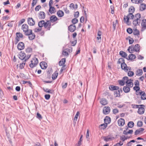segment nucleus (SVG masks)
Wrapping results in <instances>:
<instances>
[{"mask_svg":"<svg viewBox=\"0 0 146 146\" xmlns=\"http://www.w3.org/2000/svg\"><path fill=\"white\" fill-rule=\"evenodd\" d=\"M141 14L138 13L135 15L134 18V20L133 21V24L135 26L139 25L141 23Z\"/></svg>","mask_w":146,"mask_h":146,"instance_id":"1","label":"nucleus"},{"mask_svg":"<svg viewBox=\"0 0 146 146\" xmlns=\"http://www.w3.org/2000/svg\"><path fill=\"white\" fill-rule=\"evenodd\" d=\"M123 79L126 80L125 83L126 86L129 87L130 88L133 87V80L131 79H128V78L127 76H125L123 78Z\"/></svg>","mask_w":146,"mask_h":146,"instance_id":"2","label":"nucleus"},{"mask_svg":"<svg viewBox=\"0 0 146 146\" xmlns=\"http://www.w3.org/2000/svg\"><path fill=\"white\" fill-rule=\"evenodd\" d=\"M134 16L133 13H129L127 16H124V19L126 23L128 24L129 22V19H133Z\"/></svg>","mask_w":146,"mask_h":146,"instance_id":"3","label":"nucleus"},{"mask_svg":"<svg viewBox=\"0 0 146 146\" xmlns=\"http://www.w3.org/2000/svg\"><path fill=\"white\" fill-rule=\"evenodd\" d=\"M31 62V63L29 64V66L31 68H33L38 63V60L37 58L35 57L33 58Z\"/></svg>","mask_w":146,"mask_h":146,"instance_id":"4","label":"nucleus"},{"mask_svg":"<svg viewBox=\"0 0 146 146\" xmlns=\"http://www.w3.org/2000/svg\"><path fill=\"white\" fill-rule=\"evenodd\" d=\"M145 106L143 105H140L139 107L138 108V110L137 113L139 114H143L145 111Z\"/></svg>","mask_w":146,"mask_h":146,"instance_id":"5","label":"nucleus"},{"mask_svg":"<svg viewBox=\"0 0 146 146\" xmlns=\"http://www.w3.org/2000/svg\"><path fill=\"white\" fill-rule=\"evenodd\" d=\"M121 67L122 69L125 72H128L129 70H131V68L127 66V64L125 63H121Z\"/></svg>","mask_w":146,"mask_h":146,"instance_id":"6","label":"nucleus"},{"mask_svg":"<svg viewBox=\"0 0 146 146\" xmlns=\"http://www.w3.org/2000/svg\"><path fill=\"white\" fill-rule=\"evenodd\" d=\"M51 23L49 20L47 21L46 22H45L44 27L47 30H50L51 27Z\"/></svg>","mask_w":146,"mask_h":146,"instance_id":"7","label":"nucleus"},{"mask_svg":"<svg viewBox=\"0 0 146 146\" xmlns=\"http://www.w3.org/2000/svg\"><path fill=\"white\" fill-rule=\"evenodd\" d=\"M110 109L109 107H104L103 109V112L105 114H108L110 112Z\"/></svg>","mask_w":146,"mask_h":146,"instance_id":"8","label":"nucleus"},{"mask_svg":"<svg viewBox=\"0 0 146 146\" xmlns=\"http://www.w3.org/2000/svg\"><path fill=\"white\" fill-rule=\"evenodd\" d=\"M133 35L135 36V38L138 39L139 37V32L138 30L135 29L133 30Z\"/></svg>","mask_w":146,"mask_h":146,"instance_id":"9","label":"nucleus"},{"mask_svg":"<svg viewBox=\"0 0 146 146\" xmlns=\"http://www.w3.org/2000/svg\"><path fill=\"white\" fill-rule=\"evenodd\" d=\"M68 29L70 32H73L76 30V27L74 25H71L68 27Z\"/></svg>","mask_w":146,"mask_h":146,"instance_id":"10","label":"nucleus"},{"mask_svg":"<svg viewBox=\"0 0 146 146\" xmlns=\"http://www.w3.org/2000/svg\"><path fill=\"white\" fill-rule=\"evenodd\" d=\"M46 16V14L43 11H40L38 13V17L40 19H44Z\"/></svg>","mask_w":146,"mask_h":146,"instance_id":"11","label":"nucleus"},{"mask_svg":"<svg viewBox=\"0 0 146 146\" xmlns=\"http://www.w3.org/2000/svg\"><path fill=\"white\" fill-rule=\"evenodd\" d=\"M28 23L30 26H33L35 24L34 20L32 18H29L28 19Z\"/></svg>","mask_w":146,"mask_h":146,"instance_id":"12","label":"nucleus"},{"mask_svg":"<svg viewBox=\"0 0 146 146\" xmlns=\"http://www.w3.org/2000/svg\"><path fill=\"white\" fill-rule=\"evenodd\" d=\"M24 48V44L23 42H19L17 45V48L19 50H23Z\"/></svg>","mask_w":146,"mask_h":146,"instance_id":"13","label":"nucleus"},{"mask_svg":"<svg viewBox=\"0 0 146 146\" xmlns=\"http://www.w3.org/2000/svg\"><path fill=\"white\" fill-rule=\"evenodd\" d=\"M19 57L21 60H23L26 58V54L25 53L21 52L19 54Z\"/></svg>","mask_w":146,"mask_h":146,"instance_id":"14","label":"nucleus"},{"mask_svg":"<svg viewBox=\"0 0 146 146\" xmlns=\"http://www.w3.org/2000/svg\"><path fill=\"white\" fill-rule=\"evenodd\" d=\"M125 123L124 119L123 118L119 119L118 121V125L119 126H123Z\"/></svg>","mask_w":146,"mask_h":146,"instance_id":"15","label":"nucleus"},{"mask_svg":"<svg viewBox=\"0 0 146 146\" xmlns=\"http://www.w3.org/2000/svg\"><path fill=\"white\" fill-rule=\"evenodd\" d=\"M100 102L102 105L104 106L107 105L108 103V101L105 98L101 99Z\"/></svg>","mask_w":146,"mask_h":146,"instance_id":"16","label":"nucleus"},{"mask_svg":"<svg viewBox=\"0 0 146 146\" xmlns=\"http://www.w3.org/2000/svg\"><path fill=\"white\" fill-rule=\"evenodd\" d=\"M58 20L57 17L54 15H53L51 16L50 18V22L54 23L56 22Z\"/></svg>","mask_w":146,"mask_h":146,"instance_id":"17","label":"nucleus"},{"mask_svg":"<svg viewBox=\"0 0 146 146\" xmlns=\"http://www.w3.org/2000/svg\"><path fill=\"white\" fill-rule=\"evenodd\" d=\"M122 92V90L121 89H120V90H116L114 92V96L115 97H119L120 96V92Z\"/></svg>","mask_w":146,"mask_h":146,"instance_id":"18","label":"nucleus"},{"mask_svg":"<svg viewBox=\"0 0 146 146\" xmlns=\"http://www.w3.org/2000/svg\"><path fill=\"white\" fill-rule=\"evenodd\" d=\"M141 26L143 30L146 29V19H143L142 20Z\"/></svg>","mask_w":146,"mask_h":146,"instance_id":"19","label":"nucleus"},{"mask_svg":"<svg viewBox=\"0 0 146 146\" xmlns=\"http://www.w3.org/2000/svg\"><path fill=\"white\" fill-rule=\"evenodd\" d=\"M40 66L42 69H46L47 66V65L45 62H42L40 63Z\"/></svg>","mask_w":146,"mask_h":146,"instance_id":"20","label":"nucleus"},{"mask_svg":"<svg viewBox=\"0 0 146 146\" xmlns=\"http://www.w3.org/2000/svg\"><path fill=\"white\" fill-rule=\"evenodd\" d=\"M22 29L25 32L27 31H28L29 27L28 25L26 24H23L22 26Z\"/></svg>","mask_w":146,"mask_h":146,"instance_id":"21","label":"nucleus"},{"mask_svg":"<svg viewBox=\"0 0 146 146\" xmlns=\"http://www.w3.org/2000/svg\"><path fill=\"white\" fill-rule=\"evenodd\" d=\"M119 54L122 57L125 58H126L127 59H128V58L127 57V55L125 52L122 51H121L119 52Z\"/></svg>","mask_w":146,"mask_h":146,"instance_id":"22","label":"nucleus"},{"mask_svg":"<svg viewBox=\"0 0 146 146\" xmlns=\"http://www.w3.org/2000/svg\"><path fill=\"white\" fill-rule=\"evenodd\" d=\"M45 22L44 20H42L38 22V25L39 28H41L45 25Z\"/></svg>","mask_w":146,"mask_h":146,"instance_id":"23","label":"nucleus"},{"mask_svg":"<svg viewBox=\"0 0 146 146\" xmlns=\"http://www.w3.org/2000/svg\"><path fill=\"white\" fill-rule=\"evenodd\" d=\"M123 91L125 93L129 92L130 91V88L126 86L123 87Z\"/></svg>","mask_w":146,"mask_h":146,"instance_id":"24","label":"nucleus"},{"mask_svg":"<svg viewBox=\"0 0 146 146\" xmlns=\"http://www.w3.org/2000/svg\"><path fill=\"white\" fill-rule=\"evenodd\" d=\"M109 88L111 90H118L119 88L118 86L111 85L109 86Z\"/></svg>","mask_w":146,"mask_h":146,"instance_id":"25","label":"nucleus"},{"mask_svg":"<svg viewBox=\"0 0 146 146\" xmlns=\"http://www.w3.org/2000/svg\"><path fill=\"white\" fill-rule=\"evenodd\" d=\"M133 49L136 52H139L140 50V46L138 44H136L133 47Z\"/></svg>","mask_w":146,"mask_h":146,"instance_id":"26","label":"nucleus"},{"mask_svg":"<svg viewBox=\"0 0 146 146\" xmlns=\"http://www.w3.org/2000/svg\"><path fill=\"white\" fill-rule=\"evenodd\" d=\"M57 15L59 17H62L64 15V12L61 10L58 11L57 13Z\"/></svg>","mask_w":146,"mask_h":146,"instance_id":"27","label":"nucleus"},{"mask_svg":"<svg viewBox=\"0 0 146 146\" xmlns=\"http://www.w3.org/2000/svg\"><path fill=\"white\" fill-rule=\"evenodd\" d=\"M136 58L135 55L133 54H130L128 56V60H132L135 59Z\"/></svg>","mask_w":146,"mask_h":146,"instance_id":"28","label":"nucleus"},{"mask_svg":"<svg viewBox=\"0 0 146 146\" xmlns=\"http://www.w3.org/2000/svg\"><path fill=\"white\" fill-rule=\"evenodd\" d=\"M143 74V70L141 69H138L136 71V75L138 76H140Z\"/></svg>","mask_w":146,"mask_h":146,"instance_id":"29","label":"nucleus"},{"mask_svg":"<svg viewBox=\"0 0 146 146\" xmlns=\"http://www.w3.org/2000/svg\"><path fill=\"white\" fill-rule=\"evenodd\" d=\"M126 80H123V78L122 80L118 81V83L121 86H124Z\"/></svg>","mask_w":146,"mask_h":146,"instance_id":"30","label":"nucleus"},{"mask_svg":"<svg viewBox=\"0 0 146 146\" xmlns=\"http://www.w3.org/2000/svg\"><path fill=\"white\" fill-rule=\"evenodd\" d=\"M49 7L50 8L49 10V12L51 14L54 13L56 12L55 8L54 7H53L52 6Z\"/></svg>","mask_w":146,"mask_h":146,"instance_id":"31","label":"nucleus"},{"mask_svg":"<svg viewBox=\"0 0 146 146\" xmlns=\"http://www.w3.org/2000/svg\"><path fill=\"white\" fill-rule=\"evenodd\" d=\"M105 123H107V124H109L111 122L110 118L108 117H106L104 119Z\"/></svg>","mask_w":146,"mask_h":146,"instance_id":"32","label":"nucleus"},{"mask_svg":"<svg viewBox=\"0 0 146 146\" xmlns=\"http://www.w3.org/2000/svg\"><path fill=\"white\" fill-rule=\"evenodd\" d=\"M80 113L79 112V111H78L75 115L73 120V122L75 124L76 123V122L77 120L78 117L80 115Z\"/></svg>","mask_w":146,"mask_h":146,"instance_id":"33","label":"nucleus"},{"mask_svg":"<svg viewBox=\"0 0 146 146\" xmlns=\"http://www.w3.org/2000/svg\"><path fill=\"white\" fill-rule=\"evenodd\" d=\"M35 34L33 33L32 32V33H31V34L29 36V38L30 40H32L35 38Z\"/></svg>","mask_w":146,"mask_h":146,"instance_id":"34","label":"nucleus"},{"mask_svg":"<svg viewBox=\"0 0 146 146\" xmlns=\"http://www.w3.org/2000/svg\"><path fill=\"white\" fill-rule=\"evenodd\" d=\"M66 62V59L63 58L62 59V60L59 61V65L60 66H62Z\"/></svg>","mask_w":146,"mask_h":146,"instance_id":"35","label":"nucleus"},{"mask_svg":"<svg viewBox=\"0 0 146 146\" xmlns=\"http://www.w3.org/2000/svg\"><path fill=\"white\" fill-rule=\"evenodd\" d=\"M107 123H105V124H102L100 125V128L101 129H104L107 127Z\"/></svg>","mask_w":146,"mask_h":146,"instance_id":"36","label":"nucleus"},{"mask_svg":"<svg viewBox=\"0 0 146 146\" xmlns=\"http://www.w3.org/2000/svg\"><path fill=\"white\" fill-rule=\"evenodd\" d=\"M131 1L132 3L136 4L141 3L143 2L142 0H131Z\"/></svg>","mask_w":146,"mask_h":146,"instance_id":"37","label":"nucleus"},{"mask_svg":"<svg viewBox=\"0 0 146 146\" xmlns=\"http://www.w3.org/2000/svg\"><path fill=\"white\" fill-rule=\"evenodd\" d=\"M135 11V9L134 7L133 6H131L129 9V12L130 13H133Z\"/></svg>","mask_w":146,"mask_h":146,"instance_id":"38","label":"nucleus"},{"mask_svg":"<svg viewBox=\"0 0 146 146\" xmlns=\"http://www.w3.org/2000/svg\"><path fill=\"white\" fill-rule=\"evenodd\" d=\"M127 125L129 127L132 128L134 126V123L133 121H129Z\"/></svg>","mask_w":146,"mask_h":146,"instance_id":"39","label":"nucleus"},{"mask_svg":"<svg viewBox=\"0 0 146 146\" xmlns=\"http://www.w3.org/2000/svg\"><path fill=\"white\" fill-rule=\"evenodd\" d=\"M141 98L142 100H145L146 99V94L144 91L143 92L141 95Z\"/></svg>","mask_w":146,"mask_h":146,"instance_id":"40","label":"nucleus"},{"mask_svg":"<svg viewBox=\"0 0 146 146\" xmlns=\"http://www.w3.org/2000/svg\"><path fill=\"white\" fill-rule=\"evenodd\" d=\"M58 76V73L56 72L52 75V79L55 80L57 78Z\"/></svg>","mask_w":146,"mask_h":146,"instance_id":"41","label":"nucleus"},{"mask_svg":"<svg viewBox=\"0 0 146 146\" xmlns=\"http://www.w3.org/2000/svg\"><path fill=\"white\" fill-rule=\"evenodd\" d=\"M146 8V5L144 3H142L141 4L140 7V9L141 11H143Z\"/></svg>","mask_w":146,"mask_h":146,"instance_id":"42","label":"nucleus"},{"mask_svg":"<svg viewBox=\"0 0 146 146\" xmlns=\"http://www.w3.org/2000/svg\"><path fill=\"white\" fill-rule=\"evenodd\" d=\"M131 70H129L128 71V75L129 76L131 77L134 75V73L133 71H131Z\"/></svg>","mask_w":146,"mask_h":146,"instance_id":"43","label":"nucleus"},{"mask_svg":"<svg viewBox=\"0 0 146 146\" xmlns=\"http://www.w3.org/2000/svg\"><path fill=\"white\" fill-rule=\"evenodd\" d=\"M32 30L31 29H28V31H27L25 32V34L26 35L29 36L31 33H32Z\"/></svg>","mask_w":146,"mask_h":146,"instance_id":"44","label":"nucleus"},{"mask_svg":"<svg viewBox=\"0 0 146 146\" xmlns=\"http://www.w3.org/2000/svg\"><path fill=\"white\" fill-rule=\"evenodd\" d=\"M121 63H125L124 60L122 58H119L117 62V63L118 64H121Z\"/></svg>","mask_w":146,"mask_h":146,"instance_id":"45","label":"nucleus"},{"mask_svg":"<svg viewBox=\"0 0 146 146\" xmlns=\"http://www.w3.org/2000/svg\"><path fill=\"white\" fill-rule=\"evenodd\" d=\"M112 138L108 137H104V139L106 142L110 140H112Z\"/></svg>","mask_w":146,"mask_h":146,"instance_id":"46","label":"nucleus"},{"mask_svg":"<svg viewBox=\"0 0 146 146\" xmlns=\"http://www.w3.org/2000/svg\"><path fill=\"white\" fill-rule=\"evenodd\" d=\"M78 22V20L76 18H74L72 19V22L73 24V25H74L76 23H77Z\"/></svg>","mask_w":146,"mask_h":146,"instance_id":"47","label":"nucleus"},{"mask_svg":"<svg viewBox=\"0 0 146 146\" xmlns=\"http://www.w3.org/2000/svg\"><path fill=\"white\" fill-rule=\"evenodd\" d=\"M17 36L19 37L22 38L23 37V35L20 33H17L16 34Z\"/></svg>","mask_w":146,"mask_h":146,"instance_id":"48","label":"nucleus"},{"mask_svg":"<svg viewBox=\"0 0 146 146\" xmlns=\"http://www.w3.org/2000/svg\"><path fill=\"white\" fill-rule=\"evenodd\" d=\"M117 22H118L117 20H116L115 22H113V29L114 30H115V28L116 27V25H117Z\"/></svg>","mask_w":146,"mask_h":146,"instance_id":"49","label":"nucleus"},{"mask_svg":"<svg viewBox=\"0 0 146 146\" xmlns=\"http://www.w3.org/2000/svg\"><path fill=\"white\" fill-rule=\"evenodd\" d=\"M133 89L136 92L137 91H139L140 88L139 87V86H135L133 87Z\"/></svg>","mask_w":146,"mask_h":146,"instance_id":"50","label":"nucleus"},{"mask_svg":"<svg viewBox=\"0 0 146 146\" xmlns=\"http://www.w3.org/2000/svg\"><path fill=\"white\" fill-rule=\"evenodd\" d=\"M32 48L30 47H28L26 49V51L27 52L30 53L32 51Z\"/></svg>","mask_w":146,"mask_h":146,"instance_id":"51","label":"nucleus"},{"mask_svg":"<svg viewBox=\"0 0 146 146\" xmlns=\"http://www.w3.org/2000/svg\"><path fill=\"white\" fill-rule=\"evenodd\" d=\"M25 61L24 62H23L20 64L19 65V68L21 69H22L25 66Z\"/></svg>","mask_w":146,"mask_h":146,"instance_id":"52","label":"nucleus"},{"mask_svg":"<svg viewBox=\"0 0 146 146\" xmlns=\"http://www.w3.org/2000/svg\"><path fill=\"white\" fill-rule=\"evenodd\" d=\"M143 91H142L141 90H139V91H137L136 92V94L137 95H140L141 96L143 93Z\"/></svg>","mask_w":146,"mask_h":146,"instance_id":"53","label":"nucleus"},{"mask_svg":"<svg viewBox=\"0 0 146 146\" xmlns=\"http://www.w3.org/2000/svg\"><path fill=\"white\" fill-rule=\"evenodd\" d=\"M62 54L64 56H68L69 55V54L68 52L66 51L65 50H64L62 51Z\"/></svg>","mask_w":146,"mask_h":146,"instance_id":"54","label":"nucleus"},{"mask_svg":"<svg viewBox=\"0 0 146 146\" xmlns=\"http://www.w3.org/2000/svg\"><path fill=\"white\" fill-rule=\"evenodd\" d=\"M127 32L129 34H131L133 32L131 28H128L127 30Z\"/></svg>","mask_w":146,"mask_h":146,"instance_id":"55","label":"nucleus"},{"mask_svg":"<svg viewBox=\"0 0 146 146\" xmlns=\"http://www.w3.org/2000/svg\"><path fill=\"white\" fill-rule=\"evenodd\" d=\"M120 139L123 141H124L127 139V138L125 135H123L121 137Z\"/></svg>","mask_w":146,"mask_h":146,"instance_id":"56","label":"nucleus"},{"mask_svg":"<svg viewBox=\"0 0 146 146\" xmlns=\"http://www.w3.org/2000/svg\"><path fill=\"white\" fill-rule=\"evenodd\" d=\"M14 22V21H12L10 22L8 24L7 26L9 27H13V23Z\"/></svg>","mask_w":146,"mask_h":146,"instance_id":"57","label":"nucleus"},{"mask_svg":"<svg viewBox=\"0 0 146 146\" xmlns=\"http://www.w3.org/2000/svg\"><path fill=\"white\" fill-rule=\"evenodd\" d=\"M43 90L45 92H47L48 93H51V92H50L51 90L48 89V88H44Z\"/></svg>","mask_w":146,"mask_h":146,"instance_id":"58","label":"nucleus"},{"mask_svg":"<svg viewBox=\"0 0 146 146\" xmlns=\"http://www.w3.org/2000/svg\"><path fill=\"white\" fill-rule=\"evenodd\" d=\"M41 8V6L40 5H38L36 7L35 10L36 11H38Z\"/></svg>","mask_w":146,"mask_h":146,"instance_id":"59","label":"nucleus"},{"mask_svg":"<svg viewBox=\"0 0 146 146\" xmlns=\"http://www.w3.org/2000/svg\"><path fill=\"white\" fill-rule=\"evenodd\" d=\"M137 125L139 127H141L143 125V122L141 121H138L137 123Z\"/></svg>","mask_w":146,"mask_h":146,"instance_id":"60","label":"nucleus"},{"mask_svg":"<svg viewBox=\"0 0 146 146\" xmlns=\"http://www.w3.org/2000/svg\"><path fill=\"white\" fill-rule=\"evenodd\" d=\"M37 0H33V2L32 4V5L33 7L36 4Z\"/></svg>","mask_w":146,"mask_h":146,"instance_id":"61","label":"nucleus"},{"mask_svg":"<svg viewBox=\"0 0 146 146\" xmlns=\"http://www.w3.org/2000/svg\"><path fill=\"white\" fill-rule=\"evenodd\" d=\"M89 130L88 129L87 130V133L86 134V138L88 140L89 139Z\"/></svg>","mask_w":146,"mask_h":146,"instance_id":"62","label":"nucleus"},{"mask_svg":"<svg viewBox=\"0 0 146 146\" xmlns=\"http://www.w3.org/2000/svg\"><path fill=\"white\" fill-rule=\"evenodd\" d=\"M134 84L135 86H139V82L138 80H136L134 82Z\"/></svg>","mask_w":146,"mask_h":146,"instance_id":"63","label":"nucleus"},{"mask_svg":"<svg viewBox=\"0 0 146 146\" xmlns=\"http://www.w3.org/2000/svg\"><path fill=\"white\" fill-rule=\"evenodd\" d=\"M79 12L78 11H76L75 13L74 17L76 18H78L79 16Z\"/></svg>","mask_w":146,"mask_h":146,"instance_id":"64","label":"nucleus"}]
</instances>
